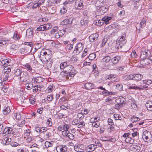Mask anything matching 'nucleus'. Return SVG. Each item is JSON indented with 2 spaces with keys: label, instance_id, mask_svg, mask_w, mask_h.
I'll list each match as a JSON object with an SVG mask.
<instances>
[{
  "label": "nucleus",
  "instance_id": "nucleus-2",
  "mask_svg": "<svg viewBox=\"0 0 152 152\" xmlns=\"http://www.w3.org/2000/svg\"><path fill=\"white\" fill-rule=\"evenodd\" d=\"M146 19L145 18H143L141 20L140 23H137L136 26V28L137 29L138 33H140L142 31V28L145 26L146 24Z\"/></svg>",
  "mask_w": 152,
  "mask_h": 152
},
{
  "label": "nucleus",
  "instance_id": "nucleus-33",
  "mask_svg": "<svg viewBox=\"0 0 152 152\" xmlns=\"http://www.w3.org/2000/svg\"><path fill=\"white\" fill-rule=\"evenodd\" d=\"M129 88L130 89H135V90H142L143 88H140L138 87H137L135 85H132V86H130L129 87Z\"/></svg>",
  "mask_w": 152,
  "mask_h": 152
},
{
  "label": "nucleus",
  "instance_id": "nucleus-52",
  "mask_svg": "<svg viewBox=\"0 0 152 152\" xmlns=\"http://www.w3.org/2000/svg\"><path fill=\"white\" fill-rule=\"evenodd\" d=\"M11 48L10 49L11 51L16 52L17 50V47L15 45H12L11 46Z\"/></svg>",
  "mask_w": 152,
  "mask_h": 152
},
{
  "label": "nucleus",
  "instance_id": "nucleus-31",
  "mask_svg": "<svg viewBox=\"0 0 152 152\" xmlns=\"http://www.w3.org/2000/svg\"><path fill=\"white\" fill-rule=\"evenodd\" d=\"M26 88L28 90H30L33 88V84L31 83H27L25 85Z\"/></svg>",
  "mask_w": 152,
  "mask_h": 152
},
{
  "label": "nucleus",
  "instance_id": "nucleus-23",
  "mask_svg": "<svg viewBox=\"0 0 152 152\" xmlns=\"http://www.w3.org/2000/svg\"><path fill=\"white\" fill-rule=\"evenodd\" d=\"M143 77L142 75L139 74H134V80L139 81L141 80Z\"/></svg>",
  "mask_w": 152,
  "mask_h": 152
},
{
  "label": "nucleus",
  "instance_id": "nucleus-47",
  "mask_svg": "<svg viewBox=\"0 0 152 152\" xmlns=\"http://www.w3.org/2000/svg\"><path fill=\"white\" fill-rule=\"evenodd\" d=\"M116 77V75L113 74H110V75L107 76V79L110 80L113 79V78H115Z\"/></svg>",
  "mask_w": 152,
  "mask_h": 152
},
{
  "label": "nucleus",
  "instance_id": "nucleus-15",
  "mask_svg": "<svg viewBox=\"0 0 152 152\" xmlns=\"http://www.w3.org/2000/svg\"><path fill=\"white\" fill-rule=\"evenodd\" d=\"M121 59V57L120 56H116L111 59V63L113 64H116Z\"/></svg>",
  "mask_w": 152,
  "mask_h": 152
},
{
  "label": "nucleus",
  "instance_id": "nucleus-54",
  "mask_svg": "<svg viewBox=\"0 0 152 152\" xmlns=\"http://www.w3.org/2000/svg\"><path fill=\"white\" fill-rule=\"evenodd\" d=\"M67 134V137L69 139L73 140L74 139V135L73 134H72L69 132V133Z\"/></svg>",
  "mask_w": 152,
  "mask_h": 152
},
{
  "label": "nucleus",
  "instance_id": "nucleus-10",
  "mask_svg": "<svg viewBox=\"0 0 152 152\" xmlns=\"http://www.w3.org/2000/svg\"><path fill=\"white\" fill-rule=\"evenodd\" d=\"M99 34L97 33L93 34L89 37V41L90 42H94L99 37Z\"/></svg>",
  "mask_w": 152,
  "mask_h": 152
},
{
  "label": "nucleus",
  "instance_id": "nucleus-13",
  "mask_svg": "<svg viewBox=\"0 0 152 152\" xmlns=\"http://www.w3.org/2000/svg\"><path fill=\"white\" fill-rule=\"evenodd\" d=\"M20 80L22 82H26L28 79V76L23 72L20 76Z\"/></svg>",
  "mask_w": 152,
  "mask_h": 152
},
{
  "label": "nucleus",
  "instance_id": "nucleus-3",
  "mask_svg": "<svg viewBox=\"0 0 152 152\" xmlns=\"http://www.w3.org/2000/svg\"><path fill=\"white\" fill-rule=\"evenodd\" d=\"M152 135L150 132L146 130L143 133L142 138L146 142H148L150 141Z\"/></svg>",
  "mask_w": 152,
  "mask_h": 152
},
{
  "label": "nucleus",
  "instance_id": "nucleus-42",
  "mask_svg": "<svg viewBox=\"0 0 152 152\" xmlns=\"http://www.w3.org/2000/svg\"><path fill=\"white\" fill-rule=\"evenodd\" d=\"M125 141L127 143H132L134 142V140L130 137H128L126 139Z\"/></svg>",
  "mask_w": 152,
  "mask_h": 152
},
{
  "label": "nucleus",
  "instance_id": "nucleus-56",
  "mask_svg": "<svg viewBox=\"0 0 152 152\" xmlns=\"http://www.w3.org/2000/svg\"><path fill=\"white\" fill-rule=\"evenodd\" d=\"M107 38H104L102 40V42L101 44V45L102 47H103L104 46L105 44L107 42Z\"/></svg>",
  "mask_w": 152,
  "mask_h": 152
},
{
  "label": "nucleus",
  "instance_id": "nucleus-62",
  "mask_svg": "<svg viewBox=\"0 0 152 152\" xmlns=\"http://www.w3.org/2000/svg\"><path fill=\"white\" fill-rule=\"evenodd\" d=\"M53 98V96L52 95L50 94L47 96V99L48 101H51Z\"/></svg>",
  "mask_w": 152,
  "mask_h": 152
},
{
  "label": "nucleus",
  "instance_id": "nucleus-38",
  "mask_svg": "<svg viewBox=\"0 0 152 152\" xmlns=\"http://www.w3.org/2000/svg\"><path fill=\"white\" fill-rule=\"evenodd\" d=\"M43 25L44 26L45 30L50 29L52 28V26L50 23H47L46 24H44Z\"/></svg>",
  "mask_w": 152,
  "mask_h": 152
},
{
  "label": "nucleus",
  "instance_id": "nucleus-9",
  "mask_svg": "<svg viewBox=\"0 0 152 152\" xmlns=\"http://www.w3.org/2000/svg\"><path fill=\"white\" fill-rule=\"evenodd\" d=\"M34 32L32 28L28 29L26 32V37L28 38H31L33 36Z\"/></svg>",
  "mask_w": 152,
  "mask_h": 152
},
{
  "label": "nucleus",
  "instance_id": "nucleus-37",
  "mask_svg": "<svg viewBox=\"0 0 152 152\" xmlns=\"http://www.w3.org/2000/svg\"><path fill=\"white\" fill-rule=\"evenodd\" d=\"M111 57L109 56H105L102 60L103 61L105 62H108L111 60Z\"/></svg>",
  "mask_w": 152,
  "mask_h": 152
},
{
  "label": "nucleus",
  "instance_id": "nucleus-17",
  "mask_svg": "<svg viewBox=\"0 0 152 152\" xmlns=\"http://www.w3.org/2000/svg\"><path fill=\"white\" fill-rule=\"evenodd\" d=\"M112 18L111 17L105 16L102 18V22L104 23H105L106 24H108L110 23V21L111 20Z\"/></svg>",
  "mask_w": 152,
  "mask_h": 152
},
{
  "label": "nucleus",
  "instance_id": "nucleus-14",
  "mask_svg": "<svg viewBox=\"0 0 152 152\" xmlns=\"http://www.w3.org/2000/svg\"><path fill=\"white\" fill-rule=\"evenodd\" d=\"M150 62H151V60L148 59V58H147L141 60L140 61V63L142 65L145 66L150 64Z\"/></svg>",
  "mask_w": 152,
  "mask_h": 152
},
{
  "label": "nucleus",
  "instance_id": "nucleus-41",
  "mask_svg": "<svg viewBox=\"0 0 152 152\" xmlns=\"http://www.w3.org/2000/svg\"><path fill=\"white\" fill-rule=\"evenodd\" d=\"M53 142H50L48 141H46L45 142V145L46 148H48L53 146Z\"/></svg>",
  "mask_w": 152,
  "mask_h": 152
},
{
  "label": "nucleus",
  "instance_id": "nucleus-59",
  "mask_svg": "<svg viewBox=\"0 0 152 152\" xmlns=\"http://www.w3.org/2000/svg\"><path fill=\"white\" fill-rule=\"evenodd\" d=\"M14 117L16 120H19L21 118V116L19 114L17 113L15 114Z\"/></svg>",
  "mask_w": 152,
  "mask_h": 152
},
{
  "label": "nucleus",
  "instance_id": "nucleus-25",
  "mask_svg": "<svg viewBox=\"0 0 152 152\" xmlns=\"http://www.w3.org/2000/svg\"><path fill=\"white\" fill-rule=\"evenodd\" d=\"M10 61H11V60L10 59H3L1 58V62L2 64L6 65H10L9 64Z\"/></svg>",
  "mask_w": 152,
  "mask_h": 152
},
{
  "label": "nucleus",
  "instance_id": "nucleus-12",
  "mask_svg": "<svg viewBox=\"0 0 152 152\" xmlns=\"http://www.w3.org/2000/svg\"><path fill=\"white\" fill-rule=\"evenodd\" d=\"M125 37L126 34L124 33L121 36L120 38L118 40L119 42L120 43V45L121 44H122L123 45L125 44L126 42V40L125 39Z\"/></svg>",
  "mask_w": 152,
  "mask_h": 152
},
{
  "label": "nucleus",
  "instance_id": "nucleus-24",
  "mask_svg": "<svg viewBox=\"0 0 152 152\" xmlns=\"http://www.w3.org/2000/svg\"><path fill=\"white\" fill-rule=\"evenodd\" d=\"M10 112V107L8 106H5L4 108L3 112V114L4 115H7L9 114Z\"/></svg>",
  "mask_w": 152,
  "mask_h": 152
},
{
  "label": "nucleus",
  "instance_id": "nucleus-51",
  "mask_svg": "<svg viewBox=\"0 0 152 152\" xmlns=\"http://www.w3.org/2000/svg\"><path fill=\"white\" fill-rule=\"evenodd\" d=\"M114 117L116 120H121V119L120 115L117 114H114Z\"/></svg>",
  "mask_w": 152,
  "mask_h": 152
},
{
  "label": "nucleus",
  "instance_id": "nucleus-27",
  "mask_svg": "<svg viewBox=\"0 0 152 152\" xmlns=\"http://www.w3.org/2000/svg\"><path fill=\"white\" fill-rule=\"evenodd\" d=\"M85 87L86 89L89 90L93 88L94 85L91 83H86L85 84Z\"/></svg>",
  "mask_w": 152,
  "mask_h": 152
},
{
  "label": "nucleus",
  "instance_id": "nucleus-53",
  "mask_svg": "<svg viewBox=\"0 0 152 152\" xmlns=\"http://www.w3.org/2000/svg\"><path fill=\"white\" fill-rule=\"evenodd\" d=\"M4 128V124L0 123V134H3Z\"/></svg>",
  "mask_w": 152,
  "mask_h": 152
},
{
  "label": "nucleus",
  "instance_id": "nucleus-22",
  "mask_svg": "<svg viewBox=\"0 0 152 152\" xmlns=\"http://www.w3.org/2000/svg\"><path fill=\"white\" fill-rule=\"evenodd\" d=\"M77 72V71L73 67L70 72L67 74V75L70 77H73Z\"/></svg>",
  "mask_w": 152,
  "mask_h": 152
},
{
  "label": "nucleus",
  "instance_id": "nucleus-29",
  "mask_svg": "<svg viewBox=\"0 0 152 152\" xmlns=\"http://www.w3.org/2000/svg\"><path fill=\"white\" fill-rule=\"evenodd\" d=\"M143 82L147 85H150L151 87H149V88H151V87H152V80H143Z\"/></svg>",
  "mask_w": 152,
  "mask_h": 152
},
{
  "label": "nucleus",
  "instance_id": "nucleus-49",
  "mask_svg": "<svg viewBox=\"0 0 152 152\" xmlns=\"http://www.w3.org/2000/svg\"><path fill=\"white\" fill-rule=\"evenodd\" d=\"M114 124H111V125H108L107 129L110 132L113 130L114 129V127L113 126Z\"/></svg>",
  "mask_w": 152,
  "mask_h": 152
},
{
  "label": "nucleus",
  "instance_id": "nucleus-30",
  "mask_svg": "<svg viewBox=\"0 0 152 152\" xmlns=\"http://www.w3.org/2000/svg\"><path fill=\"white\" fill-rule=\"evenodd\" d=\"M23 66H24L25 68L27 69L28 71L29 72H31L33 71V69L31 66L28 64L23 65Z\"/></svg>",
  "mask_w": 152,
  "mask_h": 152
},
{
  "label": "nucleus",
  "instance_id": "nucleus-26",
  "mask_svg": "<svg viewBox=\"0 0 152 152\" xmlns=\"http://www.w3.org/2000/svg\"><path fill=\"white\" fill-rule=\"evenodd\" d=\"M73 67H72L71 65H70L69 64L65 68L63 72L64 73L68 74L70 71L72 69Z\"/></svg>",
  "mask_w": 152,
  "mask_h": 152
},
{
  "label": "nucleus",
  "instance_id": "nucleus-45",
  "mask_svg": "<svg viewBox=\"0 0 152 152\" xmlns=\"http://www.w3.org/2000/svg\"><path fill=\"white\" fill-rule=\"evenodd\" d=\"M117 89L119 91L123 90V86L121 84H117L116 85Z\"/></svg>",
  "mask_w": 152,
  "mask_h": 152
},
{
  "label": "nucleus",
  "instance_id": "nucleus-21",
  "mask_svg": "<svg viewBox=\"0 0 152 152\" xmlns=\"http://www.w3.org/2000/svg\"><path fill=\"white\" fill-rule=\"evenodd\" d=\"M69 64V62L67 61L61 63L60 64V68L61 69H63V71L64 70V69L66 68Z\"/></svg>",
  "mask_w": 152,
  "mask_h": 152
},
{
  "label": "nucleus",
  "instance_id": "nucleus-32",
  "mask_svg": "<svg viewBox=\"0 0 152 152\" xmlns=\"http://www.w3.org/2000/svg\"><path fill=\"white\" fill-rule=\"evenodd\" d=\"M8 40L6 39H0V46L7 44Z\"/></svg>",
  "mask_w": 152,
  "mask_h": 152
},
{
  "label": "nucleus",
  "instance_id": "nucleus-44",
  "mask_svg": "<svg viewBox=\"0 0 152 152\" xmlns=\"http://www.w3.org/2000/svg\"><path fill=\"white\" fill-rule=\"evenodd\" d=\"M140 120V119L139 118L136 117L135 116H133L131 118V121L133 122H134L136 121H139Z\"/></svg>",
  "mask_w": 152,
  "mask_h": 152
},
{
  "label": "nucleus",
  "instance_id": "nucleus-36",
  "mask_svg": "<svg viewBox=\"0 0 152 152\" xmlns=\"http://www.w3.org/2000/svg\"><path fill=\"white\" fill-rule=\"evenodd\" d=\"M53 85H50L48 86V88L46 90V92L47 93H49L52 92L53 90Z\"/></svg>",
  "mask_w": 152,
  "mask_h": 152
},
{
  "label": "nucleus",
  "instance_id": "nucleus-61",
  "mask_svg": "<svg viewBox=\"0 0 152 152\" xmlns=\"http://www.w3.org/2000/svg\"><path fill=\"white\" fill-rule=\"evenodd\" d=\"M51 118H49L47 120L46 122L47 124L49 126H51L52 125V123L51 122Z\"/></svg>",
  "mask_w": 152,
  "mask_h": 152
},
{
  "label": "nucleus",
  "instance_id": "nucleus-63",
  "mask_svg": "<svg viewBox=\"0 0 152 152\" xmlns=\"http://www.w3.org/2000/svg\"><path fill=\"white\" fill-rule=\"evenodd\" d=\"M88 113V110L87 109H85L81 111V113L83 114L86 115Z\"/></svg>",
  "mask_w": 152,
  "mask_h": 152
},
{
  "label": "nucleus",
  "instance_id": "nucleus-35",
  "mask_svg": "<svg viewBox=\"0 0 152 152\" xmlns=\"http://www.w3.org/2000/svg\"><path fill=\"white\" fill-rule=\"evenodd\" d=\"M94 23H95V24L99 26H101L104 24V23L102 22V20H96L95 22H94Z\"/></svg>",
  "mask_w": 152,
  "mask_h": 152
},
{
  "label": "nucleus",
  "instance_id": "nucleus-16",
  "mask_svg": "<svg viewBox=\"0 0 152 152\" xmlns=\"http://www.w3.org/2000/svg\"><path fill=\"white\" fill-rule=\"evenodd\" d=\"M12 131V129L10 127H5L3 134H4L5 135L10 134Z\"/></svg>",
  "mask_w": 152,
  "mask_h": 152
},
{
  "label": "nucleus",
  "instance_id": "nucleus-46",
  "mask_svg": "<svg viewBox=\"0 0 152 152\" xmlns=\"http://www.w3.org/2000/svg\"><path fill=\"white\" fill-rule=\"evenodd\" d=\"M53 135V133L52 132H48L46 133L45 137L46 139H47L49 138V137H52Z\"/></svg>",
  "mask_w": 152,
  "mask_h": 152
},
{
  "label": "nucleus",
  "instance_id": "nucleus-60",
  "mask_svg": "<svg viewBox=\"0 0 152 152\" xmlns=\"http://www.w3.org/2000/svg\"><path fill=\"white\" fill-rule=\"evenodd\" d=\"M80 121L78 120L75 119L72 122V124L73 125H76L79 124Z\"/></svg>",
  "mask_w": 152,
  "mask_h": 152
},
{
  "label": "nucleus",
  "instance_id": "nucleus-20",
  "mask_svg": "<svg viewBox=\"0 0 152 152\" xmlns=\"http://www.w3.org/2000/svg\"><path fill=\"white\" fill-rule=\"evenodd\" d=\"M145 106L147 110L150 111H152V102L151 101H148L145 104Z\"/></svg>",
  "mask_w": 152,
  "mask_h": 152
},
{
  "label": "nucleus",
  "instance_id": "nucleus-58",
  "mask_svg": "<svg viewBox=\"0 0 152 152\" xmlns=\"http://www.w3.org/2000/svg\"><path fill=\"white\" fill-rule=\"evenodd\" d=\"M58 34V35H59L61 37H62L63 35H64V34L65 33V31L64 30H61L58 31V32H57Z\"/></svg>",
  "mask_w": 152,
  "mask_h": 152
},
{
  "label": "nucleus",
  "instance_id": "nucleus-5",
  "mask_svg": "<svg viewBox=\"0 0 152 152\" xmlns=\"http://www.w3.org/2000/svg\"><path fill=\"white\" fill-rule=\"evenodd\" d=\"M85 147L82 144L75 145L74 149L77 152H83L85 150Z\"/></svg>",
  "mask_w": 152,
  "mask_h": 152
},
{
  "label": "nucleus",
  "instance_id": "nucleus-6",
  "mask_svg": "<svg viewBox=\"0 0 152 152\" xmlns=\"http://www.w3.org/2000/svg\"><path fill=\"white\" fill-rule=\"evenodd\" d=\"M83 1L82 0H77L75 1V7L77 10H81L83 7Z\"/></svg>",
  "mask_w": 152,
  "mask_h": 152
},
{
  "label": "nucleus",
  "instance_id": "nucleus-43",
  "mask_svg": "<svg viewBox=\"0 0 152 152\" xmlns=\"http://www.w3.org/2000/svg\"><path fill=\"white\" fill-rule=\"evenodd\" d=\"M70 21H69V19H66L61 22V25H64L70 23Z\"/></svg>",
  "mask_w": 152,
  "mask_h": 152
},
{
  "label": "nucleus",
  "instance_id": "nucleus-28",
  "mask_svg": "<svg viewBox=\"0 0 152 152\" xmlns=\"http://www.w3.org/2000/svg\"><path fill=\"white\" fill-rule=\"evenodd\" d=\"M148 53L146 51H142L141 52V55L140 58L142 59H143L146 58L148 56Z\"/></svg>",
  "mask_w": 152,
  "mask_h": 152
},
{
  "label": "nucleus",
  "instance_id": "nucleus-11",
  "mask_svg": "<svg viewBox=\"0 0 152 152\" xmlns=\"http://www.w3.org/2000/svg\"><path fill=\"white\" fill-rule=\"evenodd\" d=\"M108 10V6L107 5H104L101 6L99 9L100 11L101 15H103Z\"/></svg>",
  "mask_w": 152,
  "mask_h": 152
},
{
  "label": "nucleus",
  "instance_id": "nucleus-64",
  "mask_svg": "<svg viewBox=\"0 0 152 152\" xmlns=\"http://www.w3.org/2000/svg\"><path fill=\"white\" fill-rule=\"evenodd\" d=\"M13 38L15 40H18V39H20V37L19 35H18L17 33H14Z\"/></svg>",
  "mask_w": 152,
  "mask_h": 152
},
{
  "label": "nucleus",
  "instance_id": "nucleus-39",
  "mask_svg": "<svg viewBox=\"0 0 152 152\" xmlns=\"http://www.w3.org/2000/svg\"><path fill=\"white\" fill-rule=\"evenodd\" d=\"M43 80V79L41 77H37L35 79V82L36 83H39L42 82Z\"/></svg>",
  "mask_w": 152,
  "mask_h": 152
},
{
  "label": "nucleus",
  "instance_id": "nucleus-48",
  "mask_svg": "<svg viewBox=\"0 0 152 152\" xmlns=\"http://www.w3.org/2000/svg\"><path fill=\"white\" fill-rule=\"evenodd\" d=\"M45 30L43 25H41L38 27H37L36 29L37 31H42Z\"/></svg>",
  "mask_w": 152,
  "mask_h": 152
},
{
  "label": "nucleus",
  "instance_id": "nucleus-19",
  "mask_svg": "<svg viewBox=\"0 0 152 152\" xmlns=\"http://www.w3.org/2000/svg\"><path fill=\"white\" fill-rule=\"evenodd\" d=\"M11 141V139L10 138L7 137H5L2 140V143L6 145H9Z\"/></svg>",
  "mask_w": 152,
  "mask_h": 152
},
{
  "label": "nucleus",
  "instance_id": "nucleus-34",
  "mask_svg": "<svg viewBox=\"0 0 152 152\" xmlns=\"http://www.w3.org/2000/svg\"><path fill=\"white\" fill-rule=\"evenodd\" d=\"M23 72L20 69H17L15 72L14 74L15 75L17 76H20Z\"/></svg>",
  "mask_w": 152,
  "mask_h": 152
},
{
  "label": "nucleus",
  "instance_id": "nucleus-8",
  "mask_svg": "<svg viewBox=\"0 0 152 152\" xmlns=\"http://www.w3.org/2000/svg\"><path fill=\"white\" fill-rule=\"evenodd\" d=\"M117 104H119L123 107L126 103L125 98L124 97L119 98L115 100Z\"/></svg>",
  "mask_w": 152,
  "mask_h": 152
},
{
  "label": "nucleus",
  "instance_id": "nucleus-55",
  "mask_svg": "<svg viewBox=\"0 0 152 152\" xmlns=\"http://www.w3.org/2000/svg\"><path fill=\"white\" fill-rule=\"evenodd\" d=\"M100 125V124L98 121H96V122H93L92 123V126L93 127H95L96 128H98L99 127V125Z\"/></svg>",
  "mask_w": 152,
  "mask_h": 152
},
{
  "label": "nucleus",
  "instance_id": "nucleus-40",
  "mask_svg": "<svg viewBox=\"0 0 152 152\" xmlns=\"http://www.w3.org/2000/svg\"><path fill=\"white\" fill-rule=\"evenodd\" d=\"M77 127L78 128H84L85 126V123L83 121H80L78 124Z\"/></svg>",
  "mask_w": 152,
  "mask_h": 152
},
{
  "label": "nucleus",
  "instance_id": "nucleus-57",
  "mask_svg": "<svg viewBox=\"0 0 152 152\" xmlns=\"http://www.w3.org/2000/svg\"><path fill=\"white\" fill-rule=\"evenodd\" d=\"M131 55L132 57L133 58H136L138 56L137 54L136 53L135 50L132 51V52L131 54Z\"/></svg>",
  "mask_w": 152,
  "mask_h": 152
},
{
  "label": "nucleus",
  "instance_id": "nucleus-7",
  "mask_svg": "<svg viewBox=\"0 0 152 152\" xmlns=\"http://www.w3.org/2000/svg\"><path fill=\"white\" fill-rule=\"evenodd\" d=\"M56 150L58 152H66L67 148L65 145H59L56 148Z\"/></svg>",
  "mask_w": 152,
  "mask_h": 152
},
{
  "label": "nucleus",
  "instance_id": "nucleus-4",
  "mask_svg": "<svg viewBox=\"0 0 152 152\" xmlns=\"http://www.w3.org/2000/svg\"><path fill=\"white\" fill-rule=\"evenodd\" d=\"M83 45L82 43H78L76 46L75 49L73 51L74 54L76 55L78 54L83 50Z\"/></svg>",
  "mask_w": 152,
  "mask_h": 152
},
{
  "label": "nucleus",
  "instance_id": "nucleus-1",
  "mask_svg": "<svg viewBox=\"0 0 152 152\" xmlns=\"http://www.w3.org/2000/svg\"><path fill=\"white\" fill-rule=\"evenodd\" d=\"M48 52H49V50L48 49L42 50L40 52L39 58L42 63L46 64L47 68L49 69L51 67L53 62Z\"/></svg>",
  "mask_w": 152,
  "mask_h": 152
},
{
  "label": "nucleus",
  "instance_id": "nucleus-18",
  "mask_svg": "<svg viewBox=\"0 0 152 152\" xmlns=\"http://www.w3.org/2000/svg\"><path fill=\"white\" fill-rule=\"evenodd\" d=\"M96 148V146H95L94 144H91L88 145L87 148L88 152H91L94 151Z\"/></svg>",
  "mask_w": 152,
  "mask_h": 152
},
{
  "label": "nucleus",
  "instance_id": "nucleus-50",
  "mask_svg": "<svg viewBox=\"0 0 152 152\" xmlns=\"http://www.w3.org/2000/svg\"><path fill=\"white\" fill-rule=\"evenodd\" d=\"M96 57V55L94 53H92L90 54L88 58L91 60H93Z\"/></svg>",
  "mask_w": 152,
  "mask_h": 152
}]
</instances>
